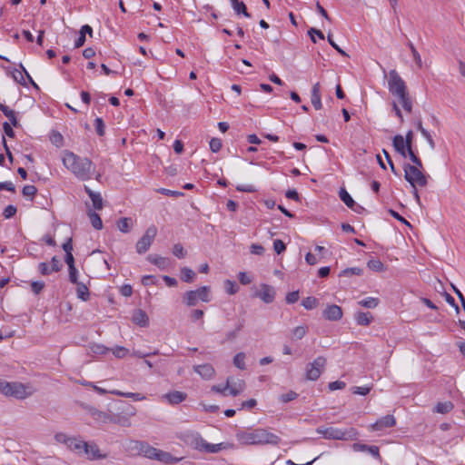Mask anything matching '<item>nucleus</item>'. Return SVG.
I'll use <instances>...</instances> for the list:
<instances>
[{
    "label": "nucleus",
    "instance_id": "obj_17",
    "mask_svg": "<svg viewBox=\"0 0 465 465\" xmlns=\"http://www.w3.org/2000/svg\"><path fill=\"white\" fill-rule=\"evenodd\" d=\"M170 404L176 405L186 400L187 394L179 391H170L163 396Z\"/></svg>",
    "mask_w": 465,
    "mask_h": 465
},
{
    "label": "nucleus",
    "instance_id": "obj_23",
    "mask_svg": "<svg viewBox=\"0 0 465 465\" xmlns=\"http://www.w3.org/2000/svg\"><path fill=\"white\" fill-rule=\"evenodd\" d=\"M182 460L183 458L173 457L171 453L161 450H159V453L156 457V460L163 462L164 464H176L180 462Z\"/></svg>",
    "mask_w": 465,
    "mask_h": 465
},
{
    "label": "nucleus",
    "instance_id": "obj_57",
    "mask_svg": "<svg viewBox=\"0 0 465 465\" xmlns=\"http://www.w3.org/2000/svg\"><path fill=\"white\" fill-rule=\"evenodd\" d=\"M54 439L57 442L64 443L68 447L72 437L67 436L65 433L59 432L55 434Z\"/></svg>",
    "mask_w": 465,
    "mask_h": 465
},
{
    "label": "nucleus",
    "instance_id": "obj_26",
    "mask_svg": "<svg viewBox=\"0 0 465 465\" xmlns=\"http://www.w3.org/2000/svg\"><path fill=\"white\" fill-rule=\"evenodd\" d=\"M355 322L358 325L368 326L372 321L371 312H358L354 315Z\"/></svg>",
    "mask_w": 465,
    "mask_h": 465
},
{
    "label": "nucleus",
    "instance_id": "obj_8",
    "mask_svg": "<svg viewBox=\"0 0 465 465\" xmlns=\"http://www.w3.org/2000/svg\"><path fill=\"white\" fill-rule=\"evenodd\" d=\"M157 234V228L155 225L149 226L144 234L138 240L135 245L136 252L139 254L145 253L151 247L155 236Z\"/></svg>",
    "mask_w": 465,
    "mask_h": 465
},
{
    "label": "nucleus",
    "instance_id": "obj_61",
    "mask_svg": "<svg viewBox=\"0 0 465 465\" xmlns=\"http://www.w3.org/2000/svg\"><path fill=\"white\" fill-rule=\"evenodd\" d=\"M158 192L163 195H166V196H173V197H179V196H183V193L182 192H179V191H172V190H169V189H165V188H161L158 190Z\"/></svg>",
    "mask_w": 465,
    "mask_h": 465
},
{
    "label": "nucleus",
    "instance_id": "obj_36",
    "mask_svg": "<svg viewBox=\"0 0 465 465\" xmlns=\"http://www.w3.org/2000/svg\"><path fill=\"white\" fill-rule=\"evenodd\" d=\"M358 304L365 308L373 309L378 306L379 299L374 297H367L359 301Z\"/></svg>",
    "mask_w": 465,
    "mask_h": 465
},
{
    "label": "nucleus",
    "instance_id": "obj_9",
    "mask_svg": "<svg viewBox=\"0 0 465 465\" xmlns=\"http://www.w3.org/2000/svg\"><path fill=\"white\" fill-rule=\"evenodd\" d=\"M326 364V359L322 356L317 357L312 362L306 366V379L309 381H316L320 378Z\"/></svg>",
    "mask_w": 465,
    "mask_h": 465
},
{
    "label": "nucleus",
    "instance_id": "obj_2",
    "mask_svg": "<svg viewBox=\"0 0 465 465\" xmlns=\"http://www.w3.org/2000/svg\"><path fill=\"white\" fill-rule=\"evenodd\" d=\"M237 440L245 445H278L281 439L262 428L240 430L236 433Z\"/></svg>",
    "mask_w": 465,
    "mask_h": 465
},
{
    "label": "nucleus",
    "instance_id": "obj_41",
    "mask_svg": "<svg viewBox=\"0 0 465 465\" xmlns=\"http://www.w3.org/2000/svg\"><path fill=\"white\" fill-rule=\"evenodd\" d=\"M367 266L373 272H382L384 271V265L379 259H371L367 262Z\"/></svg>",
    "mask_w": 465,
    "mask_h": 465
},
{
    "label": "nucleus",
    "instance_id": "obj_56",
    "mask_svg": "<svg viewBox=\"0 0 465 465\" xmlns=\"http://www.w3.org/2000/svg\"><path fill=\"white\" fill-rule=\"evenodd\" d=\"M311 102L316 110H320L322 107L321 94H311Z\"/></svg>",
    "mask_w": 465,
    "mask_h": 465
},
{
    "label": "nucleus",
    "instance_id": "obj_12",
    "mask_svg": "<svg viewBox=\"0 0 465 465\" xmlns=\"http://www.w3.org/2000/svg\"><path fill=\"white\" fill-rule=\"evenodd\" d=\"M184 437L185 441L193 446L195 450L200 451L203 450L205 440L198 432L189 431L185 433Z\"/></svg>",
    "mask_w": 465,
    "mask_h": 465
},
{
    "label": "nucleus",
    "instance_id": "obj_27",
    "mask_svg": "<svg viewBox=\"0 0 465 465\" xmlns=\"http://www.w3.org/2000/svg\"><path fill=\"white\" fill-rule=\"evenodd\" d=\"M133 322L141 327H144L148 325L149 319L143 311L136 310L133 314Z\"/></svg>",
    "mask_w": 465,
    "mask_h": 465
},
{
    "label": "nucleus",
    "instance_id": "obj_40",
    "mask_svg": "<svg viewBox=\"0 0 465 465\" xmlns=\"http://www.w3.org/2000/svg\"><path fill=\"white\" fill-rule=\"evenodd\" d=\"M233 364L235 367H237L240 370H245V353L244 352H238L233 357Z\"/></svg>",
    "mask_w": 465,
    "mask_h": 465
},
{
    "label": "nucleus",
    "instance_id": "obj_22",
    "mask_svg": "<svg viewBox=\"0 0 465 465\" xmlns=\"http://www.w3.org/2000/svg\"><path fill=\"white\" fill-rule=\"evenodd\" d=\"M89 413L91 417L102 423H110V420H112V414L98 411L94 408L90 409Z\"/></svg>",
    "mask_w": 465,
    "mask_h": 465
},
{
    "label": "nucleus",
    "instance_id": "obj_53",
    "mask_svg": "<svg viewBox=\"0 0 465 465\" xmlns=\"http://www.w3.org/2000/svg\"><path fill=\"white\" fill-rule=\"evenodd\" d=\"M13 78H14V80H15L16 83H18V84H22V85H26V83H25V81L24 72H23V70H22V69H21V71H20V70L15 69V70L13 72Z\"/></svg>",
    "mask_w": 465,
    "mask_h": 465
},
{
    "label": "nucleus",
    "instance_id": "obj_42",
    "mask_svg": "<svg viewBox=\"0 0 465 465\" xmlns=\"http://www.w3.org/2000/svg\"><path fill=\"white\" fill-rule=\"evenodd\" d=\"M318 304H319V301L315 297H312V296L306 297L302 302V305L306 310H312V309L316 308L318 306Z\"/></svg>",
    "mask_w": 465,
    "mask_h": 465
},
{
    "label": "nucleus",
    "instance_id": "obj_34",
    "mask_svg": "<svg viewBox=\"0 0 465 465\" xmlns=\"http://www.w3.org/2000/svg\"><path fill=\"white\" fill-rule=\"evenodd\" d=\"M195 272L188 268V267H183L181 269V280L184 282H193L195 279Z\"/></svg>",
    "mask_w": 465,
    "mask_h": 465
},
{
    "label": "nucleus",
    "instance_id": "obj_33",
    "mask_svg": "<svg viewBox=\"0 0 465 465\" xmlns=\"http://www.w3.org/2000/svg\"><path fill=\"white\" fill-rule=\"evenodd\" d=\"M242 328H243V321L240 322L236 325V327H235V329H234V330L230 331H228V332L225 334V338H224V340L222 341V343H224V342H226V341H234V340L237 338L239 331H241Z\"/></svg>",
    "mask_w": 465,
    "mask_h": 465
},
{
    "label": "nucleus",
    "instance_id": "obj_37",
    "mask_svg": "<svg viewBox=\"0 0 465 465\" xmlns=\"http://www.w3.org/2000/svg\"><path fill=\"white\" fill-rule=\"evenodd\" d=\"M110 392L112 394H114V395H116V396H122V397H125V398H132L134 401H143L144 399V397L142 396L140 393L123 392V391H118V390H114V391H112Z\"/></svg>",
    "mask_w": 465,
    "mask_h": 465
},
{
    "label": "nucleus",
    "instance_id": "obj_54",
    "mask_svg": "<svg viewBox=\"0 0 465 465\" xmlns=\"http://www.w3.org/2000/svg\"><path fill=\"white\" fill-rule=\"evenodd\" d=\"M210 150L213 153H217L222 148V141L219 138H212L210 143Z\"/></svg>",
    "mask_w": 465,
    "mask_h": 465
},
{
    "label": "nucleus",
    "instance_id": "obj_19",
    "mask_svg": "<svg viewBox=\"0 0 465 465\" xmlns=\"http://www.w3.org/2000/svg\"><path fill=\"white\" fill-rule=\"evenodd\" d=\"M193 370L196 373H198L202 378L205 380H209L214 375L213 367L208 363L196 365L193 367Z\"/></svg>",
    "mask_w": 465,
    "mask_h": 465
},
{
    "label": "nucleus",
    "instance_id": "obj_18",
    "mask_svg": "<svg viewBox=\"0 0 465 465\" xmlns=\"http://www.w3.org/2000/svg\"><path fill=\"white\" fill-rule=\"evenodd\" d=\"M84 191L90 197L93 207L95 210H102L104 206L103 198L100 193L94 192L87 185H84Z\"/></svg>",
    "mask_w": 465,
    "mask_h": 465
},
{
    "label": "nucleus",
    "instance_id": "obj_59",
    "mask_svg": "<svg viewBox=\"0 0 465 465\" xmlns=\"http://www.w3.org/2000/svg\"><path fill=\"white\" fill-rule=\"evenodd\" d=\"M308 34L312 39V41L313 43H316V39L314 37V35H316V37H319L320 39H324V35L323 33L319 30V29H316V28H311L309 31H308Z\"/></svg>",
    "mask_w": 465,
    "mask_h": 465
},
{
    "label": "nucleus",
    "instance_id": "obj_6",
    "mask_svg": "<svg viewBox=\"0 0 465 465\" xmlns=\"http://www.w3.org/2000/svg\"><path fill=\"white\" fill-rule=\"evenodd\" d=\"M404 178L411 185V187H424L428 183L427 176L419 169L418 166H412L405 163L403 166Z\"/></svg>",
    "mask_w": 465,
    "mask_h": 465
},
{
    "label": "nucleus",
    "instance_id": "obj_7",
    "mask_svg": "<svg viewBox=\"0 0 465 465\" xmlns=\"http://www.w3.org/2000/svg\"><path fill=\"white\" fill-rule=\"evenodd\" d=\"M211 301L210 287L202 286L196 290H191L183 294V302L189 306H195L199 302H209Z\"/></svg>",
    "mask_w": 465,
    "mask_h": 465
},
{
    "label": "nucleus",
    "instance_id": "obj_55",
    "mask_svg": "<svg viewBox=\"0 0 465 465\" xmlns=\"http://www.w3.org/2000/svg\"><path fill=\"white\" fill-rule=\"evenodd\" d=\"M113 354L117 358H124L128 353V350L123 346H116L112 349Z\"/></svg>",
    "mask_w": 465,
    "mask_h": 465
},
{
    "label": "nucleus",
    "instance_id": "obj_29",
    "mask_svg": "<svg viewBox=\"0 0 465 465\" xmlns=\"http://www.w3.org/2000/svg\"><path fill=\"white\" fill-rule=\"evenodd\" d=\"M0 111L6 116L11 122L12 125L16 127L18 125V121L15 116V112L10 109L8 106L0 104Z\"/></svg>",
    "mask_w": 465,
    "mask_h": 465
},
{
    "label": "nucleus",
    "instance_id": "obj_32",
    "mask_svg": "<svg viewBox=\"0 0 465 465\" xmlns=\"http://www.w3.org/2000/svg\"><path fill=\"white\" fill-rule=\"evenodd\" d=\"M110 423L119 424L123 427H130L131 421L128 416L121 415V414H112V420Z\"/></svg>",
    "mask_w": 465,
    "mask_h": 465
},
{
    "label": "nucleus",
    "instance_id": "obj_10",
    "mask_svg": "<svg viewBox=\"0 0 465 465\" xmlns=\"http://www.w3.org/2000/svg\"><path fill=\"white\" fill-rule=\"evenodd\" d=\"M132 444H134L133 449L137 450L139 455H143L145 458L156 460V457L160 450L159 449H156L147 442L141 440H134L132 441Z\"/></svg>",
    "mask_w": 465,
    "mask_h": 465
},
{
    "label": "nucleus",
    "instance_id": "obj_47",
    "mask_svg": "<svg viewBox=\"0 0 465 465\" xmlns=\"http://www.w3.org/2000/svg\"><path fill=\"white\" fill-rule=\"evenodd\" d=\"M224 288L230 295L235 294L239 290L237 283L231 280H226L224 282Z\"/></svg>",
    "mask_w": 465,
    "mask_h": 465
},
{
    "label": "nucleus",
    "instance_id": "obj_62",
    "mask_svg": "<svg viewBox=\"0 0 465 465\" xmlns=\"http://www.w3.org/2000/svg\"><path fill=\"white\" fill-rule=\"evenodd\" d=\"M299 291L289 292L286 295L285 301L288 304H293L299 300Z\"/></svg>",
    "mask_w": 465,
    "mask_h": 465
},
{
    "label": "nucleus",
    "instance_id": "obj_21",
    "mask_svg": "<svg viewBox=\"0 0 465 465\" xmlns=\"http://www.w3.org/2000/svg\"><path fill=\"white\" fill-rule=\"evenodd\" d=\"M147 261L150 262L151 263L154 264L155 266H157L161 270L166 269L169 266V264H170V261H169L168 258L162 257V256L157 255V254H150V255H148L147 256Z\"/></svg>",
    "mask_w": 465,
    "mask_h": 465
},
{
    "label": "nucleus",
    "instance_id": "obj_50",
    "mask_svg": "<svg viewBox=\"0 0 465 465\" xmlns=\"http://www.w3.org/2000/svg\"><path fill=\"white\" fill-rule=\"evenodd\" d=\"M371 390V386H354L351 388V392L353 394L367 395Z\"/></svg>",
    "mask_w": 465,
    "mask_h": 465
},
{
    "label": "nucleus",
    "instance_id": "obj_46",
    "mask_svg": "<svg viewBox=\"0 0 465 465\" xmlns=\"http://www.w3.org/2000/svg\"><path fill=\"white\" fill-rule=\"evenodd\" d=\"M408 46L411 49L414 62L420 68L422 66V61H421V57H420L419 52L417 51V49L415 48V46L413 45V44L411 42L408 43Z\"/></svg>",
    "mask_w": 465,
    "mask_h": 465
},
{
    "label": "nucleus",
    "instance_id": "obj_44",
    "mask_svg": "<svg viewBox=\"0 0 465 465\" xmlns=\"http://www.w3.org/2000/svg\"><path fill=\"white\" fill-rule=\"evenodd\" d=\"M221 450H222V443L213 444V443H208L205 440L202 451H204V452H207V453H217Z\"/></svg>",
    "mask_w": 465,
    "mask_h": 465
},
{
    "label": "nucleus",
    "instance_id": "obj_1",
    "mask_svg": "<svg viewBox=\"0 0 465 465\" xmlns=\"http://www.w3.org/2000/svg\"><path fill=\"white\" fill-rule=\"evenodd\" d=\"M62 163L80 181H89L93 178L99 180L101 177L91 159L80 156L69 150L62 152Z\"/></svg>",
    "mask_w": 465,
    "mask_h": 465
},
{
    "label": "nucleus",
    "instance_id": "obj_39",
    "mask_svg": "<svg viewBox=\"0 0 465 465\" xmlns=\"http://www.w3.org/2000/svg\"><path fill=\"white\" fill-rule=\"evenodd\" d=\"M307 327L304 325L297 326L292 331V340H301L307 333Z\"/></svg>",
    "mask_w": 465,
    "mask_h": 465
},
{
    "label": "nucleus",
    "instance_id": "obj_60",
    "mask_svg": "<svg viewBox=\"0 0 465 465\" xmlns=\"http://www.w3.org/2000/svg\"><path fill=\"white\" fill-rule=\"evenodd\" d=\"M157 282H158L157 278L153 275H144L142 278V283L144 286L155 285V284H157Z\"/></svg>",
    "mask_w": 465,
    "mask_h": 465
},
{
    "label": "nucleus",
    "instance_id": "obj_14",
    "mask_svg": "<svg viewBox=\"0 0 465 465\" xmlns=\"http://www.w3.org/2000/svg\"><path fill=\"white\" fill-rule=\"evenodd\" d=\"M396 424V420L393 415L388 414L379 419L371 425L372 430L378 431L387 428H391Z\"/></svg>",
    "mask_w": 465,
    "mask_h": 465
},
{
    "label": "nucleus",
    "instance_id": "obj_63",
    "mask_svg": "<svg viewBox=\"0 0 465 465\" xmlns=\"http://www.w3.org/2000/svg\"><path fill=\"white\" fill-rule=\"evenodd\" d=\"M15 213H16V207L14 205H7L3 212V215L6 219L12 218Z\"/></svg>",
    "mask_w": 465,
    "mask_h": 465
},
{
    "label": "nucleus",
    "instance_id": "obj_45",
    "mask_svg": "<svg viewBox=\"0 0 465 465\" xmlns=\"http://www.w3.org/2000/svg\"><path fill=\"white\" fill-rule=\"evenodd\" d=\"M362 272H363L362 269H361L359 267H351V268H346V269L342 270L340 273V276L348 277V276H352V275H361Z\"/></svg>",
    "mask_w": 465,
    "mask_h": 465
},
{
    "label": "nucleus",
    "instance_id": "obj_13",
    "mask_svg": "<svg viewBox=\"0 0 465 465\" xmlns=\"http://www.w3.org/2000/svg\"><path fill=\"white\" fill-rule=\"evenodd\" d=\"M323 317L328 321H339L342 318V310L336 304L328 305L322 312Z\"/></svg>",
    "mask_w": 465,
    "mask_h": 465
},
{
    "label": "nucleus",
    "instance_id": "obj_15",
    "mask_svg": "<svg viewBox=\"0 0 465 465\" xmlns=\"http://www.w3.org/2000/svg\"><path fill=\"white\" fill-rule=\"evenodd\" d=\"M84 453L86 455L88 460H96L106 458L105 454H102L96 443L87 442V447L84 449Z\"/></svg>",
    "mask_w": 465,
    "mask_h": 465
},
{
    "label": "nucleus",
    "instance_id": "obj_16",
    "mask_svg": "<svg viewBox=\"0 0 465 465\" xmlns=\"http://www.w3.org/2000/svg\"><path fill=\"white\" fill-rule=\"evenodd\" d=\"M352 450L356 452H359V451L368 452L373 458H375L377 460H381L379 447H377L375 445L369 446V445L361 444V443H353Z\"/></svg>",
    "mask_w": 465,
    "mask_h": 465
},
{
    "label": "nucleus",
    "instance_id": "obj_51",
    "mask_svg": "<svg viewBox=\"0 0 465 465\" xmlns=\"http://www.w3.org/2000/svg\"><path fill=\"white\" fill-rule=\"evenodd\" d=\"M297 397H298V393H296L293 391H290L287 393L282 394L280 396L279 400L283 403H287L289 401L295 400Z\"/></svg>",
    "mask_w": 465,
    "mask_h": 465
},
{
    "label": "nucleus",
    "instance_id": "obj_31",
    "mask_svg": "<svg viewBox=\"0 0 465 465\" xmlns=\"http://www.w3.org/2000/svg\"><path fill=\"white\" fill-rule=\"evenodd\" d=\"M87 215L89 217L90 223L92 226L96 230H101L103 228V222L98 213L89 210L87 212Z\"/></svg>",
    "mask_w": 465,
    "mask_h": 465
},
{
    "label": "nucleus",
    "instance_id": "obj_43",
    "mask_svg": "<svg viewBox=\"0 0 465 465\" xmlns=\"http://www.w3.org/2000/svg\"><path fill=\"white\" fill-rule=\"evenodd\" d=\"M232 9L237 15L242 14L245 17H250V14L247 12L246 5L243 2H237L232 5Z\"/></svg>",
    "mask_w": 465,
    "mask_h": 465
},
{
    "label": "nucleus",
    "instance_id": "obj_30",
    "mask_svg": "<svg viewBox=\"0 0 465 465\" xmlns=\"http://www.w3.org/2000/svg\"><path fill=\"white\" fill-rule=\"evenodd\" d=\"M339 196L341 200L351 209L356 211L354 206H356V203L352 197L350 195V193L346 191L344 188H341L339 192Z\"/></svg>",
    "mask_w": 465,
    "mask_h": 465
},
{
    "label": "nucleus",
    "instance_id": "obj_3",
    "mask_svg": "<svg viewBox=\"0 0 465 465\" xmlns=\"http://www.w3.org/2000/svg\"><path fill=\"white\" fill-rule=\"evenodd\" d=\"M388 89L392 95L399 99L403 109L411 113L412 103L407 92V86L396 70H391L389 73Z\"/></svg>",
    "mask_w": 465,
    "mask_h": 465
},
{
    "label": "nucleus",
    "instance_id": "obj_20",
    "mask_svg": "<svg viewBox=\"0 0 465 465\" xmlns=\"http://www.w3.org/2000/svg\"><path fill=\"white\" fill-rule=\"evenodd\" d=\"M87 447V442L86 441H84L82 440H80L79 438H76V437H72L70 442H69V445H68V448L75 452L76 454H83L84 453V449Z\"/></svg>",
    "mask_w": 465,
    "mask_h": 465
},
{
    "label": "nucleus",
    "instance_id": "obj_24",
    "mask_svg": "<svg viewBox=\"0 0 465 465\" xmlns=\"http://www.w3.org/2000/svg\"><path fill=\"white\" fill-rule=\"evenodd\" d=\"M244 387L245 383L242 380H237L236 381H233L232 380L229 379L228 391L230 395L237 396L244 390Z\"/></svg>",
    "mask_w": 465,
    "mask_h": 465
},
{
    "label": "nucleus",
    "instance_id": "obj_25",
    "mask_svg": "<svg viewBox=\"0 0 465 465\" xmlns=\"http://www.w3.org/2000/svg\"><path fill=\"white\" fill-rule=\"evenodd\" d=\"M392 145L396 152H398L403 157H406V143L404 137L401 134H397L393 137Z\"/></svg>",
    "mask_w": 465,
    "mask_h": 465
},
{
    "label": "nucleus",
    "instance_id": "obj_5",
    "mask_svg": "<svg viewBox=\"0 0 465 465\" xmlns=\"http://www.w3.org/2000/svg\"><path fill=\"white\" fill-rule=\"evenodd\" d=\"M0 392L16 399H25L31 394L27 387L20 382L0 381Z\"/></svg>",
    "mask_w": 465,
    "mask_h": 465
},
{
    "label": "nucleus",
    "instance_id": "obj_35",
    "mask_svg": "<svg viewBox=\"0 0 465 465\" xmlns=\"http://www.w3.org/2000/svg\"><path fill=\"white\" fill-rule=\"evenodd\" d=\"M454 405L451 401H443V402H439L435 408H434V411L438 412V413H440V414H446V413H449L452 409H453Z\"/></svg>",
    "mask_w": 465,
    "mask_h": 465
},
{
    "label": "nucleus",
    "instance_id": "obj_4",
    "mask_svg": "<svg viewBox=\"0 0 465 465\" xmlns=\"http://www.w3.org/2000/svg\"><path fill=\"white\" fill-rule=\"evenodd\" d=\"M316 432L321 434L326 440H353L358 438V431L351 427L346 429H340L335 427L321 426L316 429Z\"/></svg>",
    "mask_w": 465,
    "mask_h": 465
},
{
    "label": "nucleus",
    "instance_id": "obj_64",
    "mask_svg": "<svg viewBox=\"0 0 465 465\" xmlns=\"http://www.w3.org/2000/svg\"><path fill=\"white\" fill-rule=\"evenodd\" d=\"M44 287V282L36 281L31 283V289L35 294H39L43 291Z\"/></svg>",
    "mask_w": 465,
    "mask_h": 465
},
{
    "label": "nucleus",
    "instance_id": "obj_28",
    "mask_svg": "<svg viewBox=\"0 0 465 465\" xmlns=\"http://www.w3.org/2000/svg\"><path fill=\"white\" fill-rule=\"evenodd\" d=\"M76 285V295L77 298L86 302L90 298V292L88 287L84 283L79 282L78 283H74Z\"/></svg>",
    "mask_w": 465,
    "mask_h": 465
},
{
    "label": "nucleus",
    "instance_id": "obj_49",
    "mask_svg": "<svg viewBox=\"0 0 465 465\" xmlns=\"http://www.w3.org/2000/svg\"><path fill=\"white\" fill-rule=\"evenodd\" d=\"M37 192V189L34 185H25L22 190V193L25 197H29L30 199H33V197L35 195Z\"/></svg>",
    "mask_w": 465,
    "mask_h": 465
},
{
    "label": "nucleus",
    "instance_id": "obj_58",
    "mask_svg": "<svg viewBox=\"0 0 465 465\" xmlns=\"http://www.w3.org/2000/svg\"><path fill=\"white\" fill-rule=\"evenodd\" d=\"M286 249L284 242L282 240L276 239L273 242V250L277 254H281Z\"/></svg>",
    "mask_w": 465,
    "mask_h": 465
},
{
    "label": "nucleus",
    "instance_id": "obj_52",
    "mask_svg": "<svg viewBox=\"0 0 465 465\" xmlns=\"http://www.w3.org/2000/svg\"><path fill=\"white\" fill-rule=\"evenodd\" d=\"M173 253L179 259L184 258L186 255V252L184 251L183 245L180 243H176L173 245Z\"/></svg>",
    "mask_w": 465,
    "mask_h": 465
},
{
    "label": "nucleus",
    "instance_id": "obj_11",
    "mask_svg": "<svg viewBox=\"0 0 465 465\" xmlns=\"http://www.w3.org/2000/svg\"><path fill=\"white\" fill-rule=\"evenodd\" d=\"M265 303H272L275 298V290L268 284H262L261 289L255 294Z\"/></svg>",
    "mask_w": 465,
    "mask_h": 465
},
{
    "label": "nucleus",
    "instance_id": "obj_48",
    "mask_svg": "<svg viewBox=\"0 0 465 465\" xmlns=\"http://www.w3.org/2000/svg\"><path fill=\"white\" fill-rule=\"evenodd\" d=\"M94 127H95L96 134L99 136H104V135L105 125H104V121H103V119L101 117H96L95 118V120H94Z\"/></svg>",
    "mask_w": 465,
    "mask_h": 465
},
{
    "label": "nucleus",
    "instance_id": "obj_38",
    "mask_svg": "<svg viewBox=\"0 0 465 465\" xmlns=\"http://www.w3.org/2000/svg\"><path fill=\"white\" fill-rule=\"evenodd\" d=\"M132 219L128 217L121 218L117 223V227L122 232H128L131 229Z\"/></svg>",
    "mask_w": 465,
    "mask_h": 465
}]
</instances>
